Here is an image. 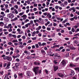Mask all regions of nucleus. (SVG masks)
<instances>
[{
	"mask_svg": "<svg viewBox=\"0 0 79 79\" xmlns=\"http://www.w3.org/2000/svg\"><path fill=\"white\" fill-rule=\"evenodd\" d=\"M46 43H43L42 44V46H44V45H46Z\"/></svg>",
	"mask_w": 79,
	"mask_h": 79,
	"instance_id": "37998d69",
	"label": "nucleus"
},
{
	"mask_svg": "<svg viewBox=\"0 0 79 79\" xmlns=\"http://www.w3.org/2000/svg\"><path fill=\"white\" fill-rule=\"evenodd\" d=\"M7 64V63H5L3 64L4 67H6V66Z\"/></svg>",
	"mask_w": 79,
	"mask_h": 79,
	"instance_id": "58836bf2",
	"label": "nucleus"
},
{
	"mask_svg": "<svg viewBox=\"0 0 79 79\" xmlns=\"http://www.w3.org/2000/svg\"><path fill=\"white\" fill-rule=\"evenodd\" d=\"M15 8L16 9H18V6L17 5H15L14 6Z\"/></svg>",
	"mask_w": 79,
	"mask_h": 79,
	"instance_id": "72a5a7b5",
	"label": "nucleus"
},
{
	"mask_svg": "<svg viewBox=\"0 0 79 79\" xmlns=\"http://www.w3.org/2000/svg\"><path fill=\"white\" fill-rule=\"evenodd\" d=\"M39 67L35 66V67H34L33 70V72L35 73V76L37 75V74H41V72H42L41 70H39Z\"/></svg>",
	"mask_w": 79,
	"mask_h": 79,
	"instance_id": "f257e3e1",
	"label": "nucleus"
},
{
	"mask_svg": "<svg viewBox=\"0 0 79 79\" xmlns=\"http://www.w3.org/2000/svg\"><path fill=\"white\" fill-rule=\"evenodd\" d=\"M54 62L55 64H57L58 63L57 60H55L54 61Z\"/></svg>",
	"mask_w": 79,
	"mask_h": 79,
	"instance_id": "cd10ccee",
	"label": "nucleus"
},
{
	"mask_svg": "<svg viewBox=\"0 0 79 79\" xmlns=\"http://www.w3.org/2000/svg\"><path fill=\"white\" fill-rule=\"evenodd\" d=\"M15 52H16L17 53H19V50L18 49H17L15 51Z\"/></svg>",
	"mask_w": 79,
	"mask_h": 79,
	"instance_id": "680f3d73",
	"label": "nucleus"
},
{
	"mask_svg": "<svg viewBox=\"0 0 79 79\" xmlns=\"http://www.w3.org/2000/svg\"><path fill=\"white\" fill-rule=\"evenodd\" d=\"M69 48L70 49V50H75V48L73 47L69 46Z\"/></svg>",
	"mask_w": 79,
	"mask_h": 79,
	"instance_id": "ddd939ff",
	"label": "nucleus"
},
{
	"mask_svg": "<svg viewBox=\"0 0 79 79\" xmlns=\"http://www.w3.org/2000/svg\"><path fill=\"white\" fill-rule=\"evenodd\" d=\"M7 16L8 18L12 19L14 18V15L12 13H10V14L7 15Z\"/></svg>",
	"mask_w": 79,
	"mask_h": 79,
	"instance_id": "7ed1b4c3",
	"label": "nucleus"
},
{
	"mask_svg": "<svg viewBox=\"0 0 79 79\" xmlns=\"http://www.w3.org/2000/svg\"><path fill=\"white\" fill-rule=\"evenodd\" d=\"M52 23H51L49 25H48V27H50L52 26Z\"/></svg>",
	"mask_w": 79,
	"mask_h": 79,
	"instance_id": "69168bd1",
	"label": "nucleus"
},
{
	"mask_svg": "<svg viewBox=\"0 0 79 79\" xmlns=\"http://www.w3.org/2000/svg\"><path fill=\"white\" fill-rule=\"evenodd\" d=\"M19 45H23V42H19Z\"/></svg>",
	"mask_w": 79,
	"mask_h": 79,
	"instance_id": "c03bdc74",
	"label": "nucleus"
},
{
	"mask_svg": "<svg viewBox=\"0 0 79 79\" xmlns=\"http://www.w3.org/2000/svg\"><path fill=\"white\" fill-rule=\"evenodd\" d=\"M53 26H56V23H54L53 24Z\"/></svg>",
	"mask_w": 79,
	"mask_h": 79,
	"instance_id": "774afa93",
	"label": "nucleus"
},
{
	"mask_svg": "<svg viewBox=\"0 0 79 79\" xmlns=\"http://www.w3.org/2000/svg\"><path fill=\"white\" fill-rule=\"evenodd\" d=\"M15 67H18V66H19V64L18 63H16L15 64Z\"/></svg>",
	"mask_w": 79,
	"mask_h": 79,
	"instance_id": "c85d7f7f",
	"label": "nucleus"
},
{
	"mask_svg": "<svg viewBox=\"0 0 79 79\" xmlns=\"http://www.w3.org/2000/svg\"><path fill=\"white\" fill-rule=\"evenodd\" d=\"M60 6H62V7L64 6V4H63V3L60 4Z\"/></svg>",
	"mask_w": 79,
	"mask_h": 79,
	"instance_id": "79ce46f5",
	"label": "nucleus"
},
{
	"mask_svg": "<svg viewBox=\"0 0 79 79\" xmlns=\"http://www.w3.org/2000/svg\"><path fill=\"white\" fill-rule=\"evenodd\" d=\"M10 50H11L12 51H13V50H14V49H13V47L10 48Z\"/></svg>",
	"mask_w": 79,
	"mask_h": 79,
	"instance_id": "a18cd8bd",
	"label": "nucleus"
},
{
	"mask_svg": "<svg viewBox=\"0 0 79 79\" xmlns=\"http://www.w3.org/2000/svg\"><path fill=\"white\" fill-rule=\"evenodd\" d=\"M54 71H56V70H58V67L57 66H54Z\"/></svg>",
	"mask_w": 79,
	"mask_h": 79,
	"instance_id": "9b49d317",
	"label": "nucleus"
},
{
	"mask_svg": "<svg viewBox=\"0 0 79 79\" xmlns=\"http://www.w3.org/2000/svg\"><path fill=\"white\" fill-rule=\"evenodd\" d=\"M64 5H68V2L67 1L64 2Z\"/></svg>",
	"mask_w": 79,
	"mask_h": 79,
	"instance_id": "5701e85b",
	"label": "nucleus"
},
{
	"mask_svg": "<svg viewBox=\"0 0 79 79\" xmlns=\"http://www.w3.org/2000/svg\"><path fill=\"white\" fill-rule=\"evenodd\" d=\"M78 42H79L77 40H76L74 41V44H78Z\"/></svg>",
	"mask_w": 79,
	"mask_h": 79,
	"instance_id": "a211bd4d",
	"label": "nucleus"
},
{
	"mask_svg": "<svg viewBox=\"0 0 79 79\" xmlns=\"http://www.w3.org/2000/svg\"><path fill=\"white\" fill-rule=\"evenodd\" d=\"M8 78V75H6L4 77V79H7Z\"/></svg>",
	"mask_w": 79,
	"mask_h": 79,
	"instance_id": "e433bc0d",
	"label": "nucleus"
},
{
	"mask_svg": "<svg viewBox=\"0 0 79 79\" xmlns=\"http://www.w3.org/2000/svg\"><path fill=\"white\" fill-rule=\"evenodd\" d=\"M24 14V12H22V13H21L19 14V15L20 16H23V14Z\"/></svg>",
	"mask_w": 79,
	"mask_h": 79,
	"instance_id": "393cba45",
	"label": "nucleus"
},
{
	"mask_svg": "<svg viewBox=\"0 0 79 79\" xmlns=\"http://www.w3.org/2000/svg\"><path fill=\"white\" fill-rule=\"evenodd\" d=\"M38 44H39V46L40 47H41V46H42V44L41 43V42H39L38 43Z\"/></svg>",
	"mask_w": 79,
	"mask_h": 79,
	"instance_id": "b1692460",
	"label": "nucleus"
},
{
	"mask_svg": "<svg viewBox=\"0 0 79 79\" xmlns=\"http://www.w3.org/2000/svg\"><path fill=\"white\" fill-rule=\"evenodd\" d=\"M46 28V27H45V26H42V29H45Z\"/></svg>",
	"mask_w": 79,
	"mask_h": 79,
	"instance_id": "052dcab7",
	"label": "nucleus"
},
{
	"mask_svg": "<svg viewBox=\"0 0 79 79\" xmlns=\"http://www.w3.org/2000/svg\"><path fill=\"white\" fill-rule=\"evenodd\" d=\"M14 69L15 71H18V67H15Z\"/></svg>",
	"mask_w": 79,
	"mask_h": 79,
	"instance_id": "a878e982",
	"label": "nucleus"
},
{
	"mask_svg": "<svg viewBox=\"0 0 79 79\" xmlns=\"http://www.w3.org/2000/svg\"><path fill=\"white\" fill-rule=\"evenodd\" d=\"M17 31L19 32L21 31V29H20L19 28L17 29Z\"/></svg>",
	"mask_w": 79,
	"mask_h": 79,
	"instance_id": "de8ad7c7",
	"label": "nucleus"
},
{
	"mask_svg": "<svg viewBox=\"0 0 79 79\" xmlns=\"http://www.w3.org/2000/svg\"><path fill=\"white\" fill-rule=\"evenodd\" d=\"M73 79H77V75H75V77L73 78Z\"/></svg>",
	"mask_w": 79,
	"mask_h": 79,
	"instance_id": "c9c22d12",
	"label": "nucleus"
},
{
	"mask_svg": "<svg viewBox=\"0 0 79 79\" xmlns=\"http://www.w3.org/2000/svg\"><path fill=\"white\" fill-rule=\"evenodd\" d=\"M73 9H75V8H74V7H72L70 9H69V11H71L72 10H73Z\"/></svg>",
	"mask_w": 79,
	"mask_h": 79,
	"instance_id": "6ab92c4d",
	"label": "nucleus"
},
{
	"mask_svg": "<svg viewBox=\"0 0 79 79\" xmlns=\"http://www.w3.org/2000/svg\"><path fill=\"white\" fill-rule=\"evenodd\" d=\"M4 34L5 35H7L8 34V32H4Z\"/></svg>",
	"mask_w": 79,
	"mask_h": 79,
	"instance_id": "5fc2aeb1",
	"label": "nucleus"
},
{
	"mask_svg": "<svg viewBox=\"0 0 79 79\" xmlns=\"http://www.w3.org/2000/svg\"><path fill=\"white\" fill-rule=\"evenodd\" d=\"M27 59L28 60H31L33 58V57H32V56H30L28 57H27Z\"/></svg>",
	"mask_w": 79,
	"mask_h": 79,
	"instance_id": "4468645a",
	"label": "nucleus"
},
{
	"mask_svg": "<svg viewBox=\"0 0 79 79\" xmlns=\"http://www.w3.org/2000/svg\"><path fill=\"white\" fill-rule=\"evenodd\" d=\"M79 28H77V30H75V32H76V33L78 32H79Z\"/></svg>",
	"mask_w": 79,
	"mask_h": 79,
	"instance_id": "473e14b6",
	"label": "nucleus"
},
{
	"mask_svg": "<svg viewBox=\"0 0 79 79\" xmlns=\"http://www.w3.org/2000/svg\"><path fill=\"white\" fill-rule=\"evenodd\" d=\"M74 71L72 70L71 71V73H70V75L71 76H74Z\"/></svg>",
	"mask_w": 79,
	"mask_h": 79,
	"instance_id": "9d476101",
	"label": "nucleus"
},
{
	"mask_svg": "<svg viewBox=\"0 0 79 79\" xmlns=\"http://www.w3.org/2000/svg\"><path fill=\"white\" fill-rule=\"evenodd\" d=\"M18 75L19 78L20 79H23V75L22 73H18Z\"/></svg>",
	"mask_w": 79,
	"mask_h": 79,
	"instance_id": "39448f33",
	"label": "nucleus"
},
{
	"mask_svg": "<svg viewBox=\"0 0 79 79\" xmlns=\"http://www.w3.org/2000/svg\"><path fill=\"white\" fill-rule=\"evenodd\" d=\"M73 27L74 28H75V29H77V28L78 27V26L77 25H75Z\"/></svg>",
	"mask_w": 79,
	"mask_h": 79,
	"instance_id": "f704fd0d",
	"label": "nucleus"
},
{
	"mask_svg": "<svg viewBox=\"0 0 79 79\" xmlns=\"http://www.w3.org/2000/svg\"><path fill=\"white\" fill-rule=\"evenodd\" d=\"M17 5H21V3H20V2H17Z\"/></svg>",
	"mask_w": 79,
	"mask_h": 79,
	"instance_id": "603ef678",
	"label": "nucleus"
},
{
	"mask_svg": "<svg viewBox=\"0 0 79 79\" xmlns=\"http://www.w3.org/2000/svg\"><path fill=\"white\" fill-rule=\"evenodd\" d=\"M35 47H36V48H39V44H35Z\"/></svg>",
	"mask_w": 79,
	"mask_h": 79,
	"instance_id": "4be33fe9",
	"label": "nucleus"
},
{
	"mask_svg": "<svg viewBox=\"0 0 79 79\" xmlns=\"http://www.w3.org/2000/svg\"><path fill=\"white\" fill-rule=\"evenodd\" d=\"M4 15H1V14H0V18H4Z\"/></svg>",
	"mask_w": 79,
	"mask_h": 79,
	"instance_id": "4c0bfd02",
	"label": "nucleus"
},
{
	"mask_svg": "<svg viewBox=\"0 0 79 79\" xmlns=\"http://www.w3.org/2000/svg\"><path fill=\"white\" fill-rule=\"evenodd\" d=\"M17 19H18V18L16 17H15L14 19L13 20V21H16V20H17Z\"/></svg>",
	"mask_w": 79,
	"mask_h": 79,
	"instance_id": "8fccbe9b",
	"label": "nucleus"
},
{
	"mask_svg": "<svg viewBox=\"0 0 79 79\" xmlns=\"http://www.w3.org/2000/svg\"><path fill=\"white\" fill-rule=\"evenodd\" d=\"M33 64L34 65H35V66H39L40 64V63L38 61H36L34 62Z\"/></svg>",
	"mask_w": 79,
	"mask_h": 79,
	"instance_id": "20e7f679",
	"label": "nucleus"
},
{
	"mask_svg": "<svg viewBox=\"0 0 79 79\" xmlns=\"http://www.w3.org/2000/svg\"><path fill=\"white\" fill-rule=\"evenodd\" d=\"M30 24H34V22H33V21H32V20H31V21H30Z\"/></svg>",
	"mask_w": 79,
	"mask_h": 79,
	"instance_id": "7c9ffc66",
	"label": "nucleus"
},
{
	"mask_svg": "<svg viewBox=\"0 0 79 79\" xmlns=\"http://www.w3.org/2000/svg\"><path fill=\"white\" fill-rule=\"evenodd\" d=\"M47 29L48 31H50V27H48Z\"/></svg>",
	"mask_w": 79,
	"mask_h": 79,
	"instance_id": "338daca9",
	"label": "nucleus"
},
{
	"mask_svg": "<svg viewBox=\"0 0 79 79\" xmlns=\"http://www.w3.org/2000/svg\"><path fill=\"white\" fill-rule=\"evenodd\" d=\"M44 49L45 50H47V48L46 47H44Z\"/></svg>",
	"mask_w": 79,
	"mask_h": 79,
	"instance_id": "e2e57ef3",
	"label": "nucleus"
},
{
	"mask_svg": "<svg viewBox=\"0 0 79 79\" xmlns=\"http://www.w3.org/2000/svg\"><path fill=\"white\" fill-rule=\"evenodd\" d=\"M12 36L13 37H15V38H16V35H12Z\"/></svg>",
	"mask_w": 79,
	"mask_h": 79,
	"instance_id": "09e8293b",
	"label": "nucleus"
},
{
	"mask_svg": "<svg viewBox=\"0 0 79 79\" xmlns=\"http://www.w3.org/2000/svg\"><path fill=\"white\" fill-rule=\"evenodd\" d=\"M41 52L43 55H45V51H44V50H42L41 51Z\"/></svg>",
	"mask_w": 79,
	"mask_h": 79,
	"instance_id": "2eb2a0df",
	"label": "nucleus"
},
{
	"mask_svg": "<svg viewBox=\"0 0 79 79\" xmlns=\"http://www.w3.org/2000/svg\"><path fill=\"white\" fill-rule=\"evenodd\" d=\"M22 39H26V36H23L22 37Z\"/></svg>",
	"mask_w": 79,
	"mask_h": 79,
	"instance_id": "6e6d98bb",
	"label": "nucleus"
},
{
	"mask_svg": "<svg viewBox=\"0 0 79 79\" xmlns=\"http://www.w3.org/2000/svg\"><path fill=\"white\" fill-rule=\"evenodd\" d=\"M55 57H54V59H56V57H57L58 58H60V56L58 53H56L54 54Z\"/></svg>",
	"mask_w": 79,
	"mask_h": 79,
	"instance_id": "423d86ee",
	"label": "nucleus"
},
{
	"mask_svg": "<svg viewBox=\"0 0 79 79\" xmlns=\"http://www.w3.org/2000/svg\"><path fill=\"white\" fill-rule=\"evenodd\" d=\"M33 11H37V8H35L33 9Z\"/></svg>",
	"mask_w": 79,
	"mask_h": 79,
	"instance_id": "13d9d810",
	"label": "nucleus"
},
{
	"mask_svg": "<svg viewBox=\"0 0 79 79\" xmlns=\"http://www.w3.org/2000/svg\"><path fill=\"white\" fill-rule=\"evenodd\" d=\"M3 71L0 72V74L3 75Z\"/></svg>",
	"mask_w": 79,
	"mask_h": 79,
	"instance_id": "4d7b16f0",
	"label": "nucleus"
},
{
	"mask_svg": "<svg viewBox=\"0 0 79 79\" xmlns=\"http://www.w3.org/2000/svg\"><path fill=\"white\" fill-rule=\"evenodd\" d=\"M45 72L46 74H48V70H47V69H45Z\"/></svg>",
	"mask_w": 79,
	"mask_h": 79,
	"instance_id": "49530a36",
	"label": "nucleus"
},
{
	"mask_svg": "<svg viewBox=\"0 0 79 79\" xmlns=\"http://www.w3.org/2000/svg\"><path fill=\"white\" fill-rule=\"evenodd\" d=\"M0 26H3V23L2 22H0Z\"/></svg>",
	"mask_w": 79,
	"mask_h": 79,
	"instance_id": "bb28decb",
	"label": "nucleus"
},
{
	"mask_svg": "<svg viewBox=\"0 0 79 79\" xmlns=\"http://www.w3.org/2000/svg\"><path fill=\"white\" fill-rule=\"evenodd\" d=\"M6 12H7V13H9V12H10V10H9V9H7L6 11Z\"/></svg>",
	"mask_w": 79,
	"mask_h": 79,
	"instance_id": "864d4df0",
	"label": "nucleus"
},
{
	"mask_svg": "<svg viewBox=\"0 0 79 79\" xmlns=\"http://www.w3.org/2000/svg\"><path fill=\"white\" fill-rule=\"evenodd\" d=\"M27 74L28 76H31V72L29 71H27Z\"/></svg>",
	"mask_w": 79,
	"mask_h": 79,
	"instance_id": "f8f14e48",
	"label": "nucleus"
},
{
	"mask_svg": "<svg viewBox=\"0 0 79 79\" xmlns=\"http://www.w3.org/2000/svg\"><path fill=\"white\" fill-rule=\"evenodd\" d=\"M23 69H27V66H24L23 67Z\"/></svg>",
	"mask_w": 79,
	"mask_h": 79,
	"instance_id": "bf43d9fd",
	"label": "nucleus"
},
{
	"mask_svg": "<svg viewBox=\"0 0 79 79\" xmlns=\"http://www.w3.org/2000/svg\"><path fill=\"white\" fill-rule=\"evenodd\" d=\"M57 75L60 77H63V76H64V75H63V74L61 73H58Z\"/></svg>",
	"mask_w": 79,
	"mask_h": 79,
	"instance_id": "6e6552de",
	"label": "nucleus"
},
{
	"mask_svg": "<svg viewBox=\"0 0 79 79\" xmlns=\"http://www.w3.org/2000/svg\"><path fill=\"white\" fill-rule=\"evenodd\" d=\"M56 9H58L59 8V6H56L55 7Z\"/></svg>",
	"mask_w": 79,
	"mask_h": 79,
	"instance_id": "3c124183",
	"label": "nucleus"
},
{
	"mask_svg": "<svg viewBox=\"0 0 79 79\" xmlns=\"http://www.w3.org/2000/svg\"><path fill=\"white\" fill-rule=\"evenodd\" d=\"M8 44L9 45H12V43H11V42H9L8 43Z\"/></svg>",
	"mask_w": 79,
	"mask_h": 79,
	"instance_id": "0e129e2a",
	"label": "nucleus"
},
{
	"mask_svg": "<svg viewBox=\"0 0 79 79\" xmlns=\"http://www.w3.org/2000/svg\"><path fill=\"white\" fill-rule=\"evenodd\" d=\"M23 33H24L23 32V31H20L19 32V34H22Z\"/></svg>",
	"mask_w": 79,
	"mask_h": 79,
	"instance_id": "2f4dec72",
	"label": "nucleus"
},
{
	"mask_svg": "<svg viewBox=\"0 0 79 79\" xmlns=\"http://www.w3.org/2000/svg\"><path fill=\"white\" fill-rule=\"evenodd\" d=\"M75 70H76L77 71H78L79 72V68H75Z\"/></svg>",
	"mask_w": 79,
	"mask_h": 79,
	"instance_id": "aec40b11",
	"label": "nucleus"
},
{
	"mask_svg": "<svg viewBox=\"0 0 79 79\" xmlns=\"http://www.w3.org/2000/svg\"><path fill=\"white\" fill-rule=\"evenodd\" d=\"M14 77L15 79H16V78H17V75H16V74H15L14 75Z\"/></svg>",
	"mask_w": 79,
	"mask_h": 79,
	"instance_id": "a19ab883",
	"label": "nucleus"
},
{
	"mask_svg": "<svg viewBox=\"0 0 79 79\" xmlns=\"http://www.w3.org/2000/svg\"><path fill=\"white\" fill-rule=\"evenodd\" d=\"M69 66H71V67H75L76 65H74V64H70L69 65Z\"/></svg>",
	"mask_w": 79,
	"mask_h": 79,
	"instance_id": "f3484780",
	"label": "nucleus"
},
{
	"mask_svg": "<svg viewBox=\"0 0 79 79\" xmlns=\"http://www.w3.org/2000/svg\"><path fill=\"white\" fill-rule=\"evenodd\" d=\"M11 64V63H10V62H8V63L7 64V66L6 68V69H9L10 68V64Z\"/></svg>",
	"mask_w": 79,
	"mask_h": 79,
	"instance_id": "0eeeda50",
	"label": "nucleus"
},
{
	"mask_svg": "<svg viewBox=\"0 0 79 79\" xmlns=\"http://www.w3.org/2000/svg\"><path fill=\"white\" fill-rule=\"evenodd\" d=\"M23 20H25V19H26V18H27V15H23Z\"/></svg>",
	"mask_w": 79,
	"mask_h": 79,
	"instance_id": "dca6fc26",
	"label": "nucleus"
},
{
	"mask_svg": "<svg viewBox=\"0 0 79 79\" xmlns=\"http://www.w3.org/2000/svg\"><path fill=\"white\" fill-rule=\"evenodd\" d=\"M72 31L73 32H75V29H74V28H72Z\"/></svg>",
	"mask_w": 79,
	"mask_h": 79,
	"instance_id": "c756f323",
	"label": "nucleus"
},
{
	"mask_svg": "<svg viewBox=\"0 0 79 79\" xmlns=\"http://www.w3.org/2000/svg\"><path fill=\"white\" fill-rule=\"evenodd\" d=\"M13 43H15V42H18V40H14L12 41Z\"/></svg>",
	"mask_w": 79,
	"mask_h": 79,
	"instance_id": "412c9836",
	"label": "nucleus"
},
{
	"mask_svg": "<svg viewBox=\"0 0 79 79\" xmlns=\"http://www.w3.org/2000/svg\"><path fill=\"white\" fill-rule=\"evenodd\" d=\"M8 36H9V37H12V34H9Z\"/></svg>",
	"mask_w": 79,
	"mask_h": 79,
	"instance_id": "ea45409f",
	"label": "nucleus"
},
{
	"mask_svg": "<svg viewBox=\"0 0 79 79\" xmlns=\"http://www.w3.org/2000/svg\"><path fill=\"white\" fill-rule=\"evenodd\" d=\"M61 64L62 65V66H65V65H66V62H65V61L63 60L61 62Z\"/></svg>",
	"mask_w": 79,
	"mask_h": 79,
	"instance_id": "1a4fd4ad",
	"label": "nucleus"
},
{
	"mask_svg": "<svg viewBox=\"0 0 79 79\" xmlns=\"http://www.w3.org/2000/svg\"><path fill=\"white\" fill-rule=\"evenodd\" d=\"M3 59L4 60L6 59L7 60H8V61H11L12 60V58H11V57H10L8 56H6L4 57Z\"/></svg>",
	"mask_w": 79,
	"mask_h": 79,
	"instance_id": "f03ea898",
	"label": "nucleus"
}]
</instances>
